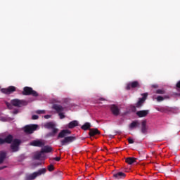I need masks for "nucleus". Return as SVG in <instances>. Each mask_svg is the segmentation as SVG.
I'll return each instance as SVG.
<instances>
[{
  "instance_id": "8",
  "label": "nucleus",
  "mask_w": 180,
  "mask_h": 180,
  "mask_svg": "<svg viewBox=\"0 0 180 180\" xmlns=\"http://www.w3.org/2000/svg\"><path fill=\"white\" fill-rule=\"evenodd\" d=\"M22 141L20 139H15L13 140V143L11 145V148L13 153L19 151V146H20Z\"/></svg>"
},
{
  "instance_id": "2",
  "label": "nucleus",
  "mask_w": 180,
  "mask_h": 180,
  "mask_svg": "<svg viewBox=\"0 0 180 180\" xmlns=\"http://www.w3.org/2000/svg\"><path fill=\"white\" fill-rule=\"evenodd\" d=\"M46 127L48 129V130H51V132L46 134V137H56V136H57V133H58L60 130L57 128L56 123L53 122H46Z\"/></svg>"
},
{
  "instance_id": "6",
  "label": "nucleus",
  "mask_w": 180,
  "mask_h": 180,
  "mask_svg": "<svg viewBox=\"0 0 180 180\" xmlns=\"http://www.w3.org/2000/svg\"><path fill=\"white\" fill-rule=\"evenodd\" d=\"M11 103L13 106H15V108H22V106H26L27 105V101L15 98L11 101Z\"/></svg>"
},
{
  "instance_id": "38",
  "label": "nucleus",
  "mask_w": 180,
  "mask_h": 180,
  "mask_svg": "<svg viewBox=\"0 0 180 180\" xmlns=\"http://www.w3.org/2000/svg\"><path fill=\"white\" fill-rule=\"evenodd\" d=\"M55 161H60V160H61V158L60 157H56V158H54Z\"/></svg>"
},
{
  "instance_id": "7",
  "label": "nucleus",
  "mask_w": 180,
  "mask_h": 180,
  "mask_svg": "<svg viewBox=\"0 0 180 180\" xmlns=\"http://www.w3.org/2000/svg\"><path fill=\"white\" fill-rule=\"evenodd\" d=\"M34 158V160L43 161L46 158V147H44L40 152L35 153Z\"/></svg>"
},
{
  "instance_id": "41",
  "label": "nucleus",
  "mask_w": 180,
  "mask_h": 180,
  "mask_svg": "<svg viewBox=\"0 0 180 180\" xmlns=\"http://www.w3.org/2000/svg\"><path fill=\"white\" fill-rule=\"evenodd\" d=\"M46 119H50V115H46Z\"/></svg>"
},
{
  "instance_id": "23",
  "label": "nucleus",
  "mask_w": 180,
  "mask_h": 180,
  "mask_svg": "<svg viewBox=\"0 0 180 180\" xmlns=\"http://www.w3.org/2000/svg\"><path fill=\"white\" fill-rule=\"evenodd\" d=\"M91 123H89V122H86V123H84V125H82V126L81 127V129H82V130L86 131V130H89V129H91Z\"/></svg>"
},
{
  "instance_id": "44",
  "label": "nucleus",
  "mask_w": 180,
  "mask_h": 180,
  "mask_svg": "<svg viewBox=\"0 0 180 180\" xmlns=\"http://www.w3.org/2000/svg\"><path fill=\"white\" fill-rule=\"evenodd\" d=\"M0 180H5V179L0 177Z\"/></svg>"
},
{
  "instance_id": "20",
  "label": "nucleus",
  "mask_w": 180,
  "mask_h": 180,
  "mask_svg": "<svg viewBox=\"0 0 180 180\" xmlns=\"http://www.w3.org/2000/svg\"><path fill=\"white\" fill-rule=\"evenodd\" d=\"M13 141V136L11 134L8 135L5 139H4V143H6L7 144H12Z\"/></svg>"
},
{
  "instance_id": "5",
  "label": "nucleus",
  "mask_w": 180,
  "mask_h": 180,
  "mask_svg": "<svg viewBox=\"0 0 180 180\" xmlns=\"http://www.w3.org/2000/svg\"><path fill=\"white\" fill-rule=\"evenodd\" d=\"M22 94L25 96L32 95V96H39L37 91L33 90L32 87L25 86L23 88Z\"/></svg>"
},
{
  "instance_id": "39",
  "label": "nucleus",
  "mask_w": 180,
  "mask_h": 180,
  "mask_svg": "<svg viewBox=\"0 0 180 180\" xmlns=\"http://www.w3.org/2000/svg\"><path fill=\"white\" fill-rule=\"evenodd\" d=\"M176 88H180V81H179L176 84Z\"/></svg>"
},
{
  "instance_id": "26",
  "label": "nucleus",
  "mask_w": 180,
  "mask_h": 180,
  "mask_svg": "<svg viewBox=\"0 0 180 180\" xmlns=\"http://www.w3.org/2000/svg\"><path fill=\"white\" fill-rule=\"evenodd\" d=\"M155 94H157L158 95H165V89H158L156 90Z\"/></svg>"
},
{
  "instance_id": "30",
  "label": "nucleus",
  "mask_w": 180,
  "mask_h": 180,
  "mask_svg": "<svg viewBox=\"0 0 180 180\" xmlns=\"http://www.w3.org/2000/svg\"><path fill=\"white\" fill-rule=\"evenodd\" d=\"M6 105L8 109H13V105H12V103L6 102Z\"/></svg>"
},
{
  "instance_id": "22",
  "label": "nucleus",
  "mask_w": 180,
  "mask_h": 180,
  "mask_svg": "<svg viewBox=\"0 0 180 180\" xmlns=\"http://www.w3.org/2000/svg\"><path fill=\"white\" fill-rule=\"evenodd\" d=\"M127 164H129V165H131L136 162V158H127L126 159Z\"/></svg>"
},
{
  "instance_id": "40",
  "label": "nucleus",
  "mask_w": 180,
  "mask_h": 180,
  "mask_svg": "<svg viewBox=\"0 0 180 180\" xmlns=\"http://www.w3.org/2000/svg\"><path fill=\"white\" fill-rule=\"evenodd\" d=\"M4 168H6V166L0 167V171H1V169H4Z\"/></svg>"
},
{
  "instance_id": "29",
  "label": "nucleus",
  "mask_w": 180,
  "mask_h": 180,
  "mask_svg": "<svg viewBox=\"0 0 180 180\" xmlns=\"http://www.w3.org/2000/svg\"><path fill=\"white\" fill-rule=\"evenodd\" d=\"M36 113H37V115H43V114L46 113V110H38L36 111Z\"/></svg>"
},
{
  "instance_id": "34",
  "label": "nucleus",
  "mask_w": 180,
  "mask_h": 180,
  "mask_svg": "<svg viewBox=\"0 0 180 180\" xmlns=\"http://www.w3.org/2000/svg\"><path fill=\"white\" fill-rule=\"evenodd\" d=\"M5 144V139L0 138V145Z\"/></svg>"
},
{
  "instance_id": "19",
  "label": "nucleus",
  "mask_w": 180,
  "mask_h": 180,
  "mask_svg": "<svg viewBox=\"0 0 180 180\" xmlns=\"http://www.w3.org/2000/svg\"><path fill=\"white\" fill-rule=\"evenodd\" d=\"M140 126V122L139 120H134L132 121V123L129 124V127L130 130H133V129H136V127H139Z\"/></svg>"
},
{
  "instance_id": "18",
  "label": "nucleus",
  "mask_w": 180,
  "mask_h": 180,
  "mask_svg": "<svg viewBox=\"0 0 180 180\" xmlns=\"http://www.w3.org/2000/svg\"><path fill=\"white\" fill-rule=\"evenodd\" d=\"M53 109L57 112V113H61V112H64V108L60 105L54 104L53 105Z\"/></svg>"
},
{
  "instance_id": "17",
  "label": "nucleus",
  "mask_w": 180,
  "mask_h": 180,
  "mask_svg": "<svg viewBox=\"0 0 180 180\" xmlns=\"http://www.w3.org/2000/svg\"><path fill=\"white\" fill-rule=\"evenodd\" d=\"M96 134H101V132L98 129H89V135L90 137H94V136H96Z\"/></svg>"
},
{
  "instance_id": "16",
  "label": "nucleus",
  "mask_w": 180,
  "mask_h": 180,
  "mask_svg": "<svg viewBox=\"0 0 180 180\" xmlns=\"http://www.w3.org/2000/svg\"><path fill=\"white\" fill-rule=\"evenodd\" d=\"M141 131L143 134H147L148 128H147V120H143L141 122Z\"/></svg>"
},
{
  "instance_id": "24",
  "label": "nucleus",
  "mask_w": 180,
  "mask_h": 180,
  "mask_svg": "<svg viewBox=\"0 0 180 180\" xmlns=\"http://www.w3.org/2000/svg\"><path fill=\"white\" fill-rule=\"evenodd\" d=\"M6 158V153L0 152V164L4 162V160Z\"/></svg>"
},
{
  "instance_id": "28",
  "label": "nucleus",
  "mask_w": 180,
  "mask_h": 180,
  "mask_svg": "<svg viewBox=\"0 0 180 180\" xmlns=\"http://www.w3.org/2000/svg\"><path fill=\"white\" fill-rule=\"evenodd\" d=\"M165 98L162 97V96H158L157 98H156V100L158 102H162V101H164Z\"/></svg>"
},
{
  "instance_id": "10",
  "label": "nucleus",
  "mask_w": 180,
  "mask_h": 180,
  "mask_svg": "<svg viewBox=\"0 0 180 180\" xmlns=\"http://www.w3.org/2000/svg\"><path fill=\"white\" fill-rule=\"evenodd\" d=\"M16 91V87L14 86H10L6 89H1V92L2 94H5V95H11V94H13V92Z\"/></svg>"
},
{
  "instance_id": "32",
  "label": "nucleus",
  "mask_w": 180,
  "mask_h": 180,
  "mask_svg": "<svg viewBox=\"0 0 180 180\" xmlns=\"http://www.w3.org/2000/svg\"><path fill=\"white\" fill-rule=\"evenodd\" d=\"M32 120H37L39 119V115H34L32 117Z\"/></svg>"
},
{
  "instance_id": "33",
  "label": "nucleus",
  "mask_w": 180,
  "mask_h": 180,
  "mask_svg": "<svg viewBox=\"0 0 180 180\" xmlns=\"http://www.w3.org/2000/svg\"><path fill=\"white\" fill-rule=\"evenodd\" d=\"M129 144H133L134 141L131 138H128Z\"/></svg>"
},
{
  "instance_id": "11",
  "label": "nucleus",
  "mask_w": 180,
  "mask_h": 180,
  "mask_svg": "<svg viewBox=\"0 0 180 180\" xmlns=\"http://www.w3.org/2000/svg\"><path fill=\"white\" fill-rule=\"evenodd\" d=\"M46 143L41 140H34L30 143V146L32 147H44Z\"/></svg>"
},
{
  "instance_id": "21",
  "label": "nucleus",
  "mask_w": 180,
  "mask_h": 180,
  "mask_svg": "<svg viewBox=\"0 0 180 180\" xmlns=\"http://www.w3.org/2000/svg\"><path fill=\"white\" fill-rule=\"evenodd\" d=\"M77 126H78V121L74 120L68 124V129H74V127H77Z\"/></svg>"
},
{
  "instance_id": "37",
  "label": "nucleus",
  "mask_w": 180,
  "mask_h": 180,
  "mask_svg": "<svg viewBox=\"0 0 180 180\" xmlns=\"http://www.w3.org/2000/svg\"><path fill=\"white\" fill-rule=\"evenodd\" d=\"M19 113V110H15L13 112V115H18Z\"/></svg>"
},
{
  "instance_id": "35",
  "label": "nucleus",
  "mask_w": 180,
  "mask_h": 180,
  "mask_svg": "<svg viewBox=\"0 0 180 180\" xmlns=\"http://www.w3.org/2000/svg\"><path fill=\"white\" fill-rule=\"evenodd\" d=\"M151 88H153L155 89H157V88H158V84H152L151 85Z\"/></svg>"
},
{
  "instance_id": "12",
  "label": "nucleus",
  "mask_w": 180,
  "mask_h": 180,
  "mask_svg": "<svg viewBox=\"0 0 180 180\" xmlns=\"http://www.w3.org/2000/svg\"><path fill=\"white\" fill-rule=\"evenodd\" d=\"M142 98H139V101L136 104V108H141L143 106V103L146 102V100L147 99V96H148V93H144L142 94Z\"/></svg>"
},
{
  "instance_id": "43",
  "label": "nucleus",
  "mask_w": 180,
  "mask_h": 180,
  "mask_svg": "<svg viewBox=\"0 0 180 180\" xmlns=\"http://www.w3.org/2000/svg\"><path fill=\"white\" fill-rule=\"evenodd\" d=\"M100 101H105V98H100Z\"/></svg>"
},
{
  "instance_id": "27",
  "label": "nucleus",
  "mask_w": 180,
  "mask_h": 180,
  "mask_svg": "<svg viewBox=\"0 0 180 180\" xmlns=\"http://www.w3.org/2000/svg\"><path fill=\"white\" fill-rule=\"evenodd\" d=\"M53 153V147L50 146H46V153Z\"/></svg>"
},
{
  "instance_id": "42",
  "label": "nucleus",
  "mask_w": 180,
  "mask_h": 180,
  "mask_svg": "<svg viewBox=\"0 0 180 180\" xmlns=\"http://www.w3.org/2000/svg\"><path fill=\"white\" fill-rule=\"evenodd\" d=\"M115 138V136L113 135H110V139H114Z\"/></svg>"
},
{
  "instance_id": "31",
  "label": "nucleus",
  "mask_w": 180,
  "mask_h": 180,
  "mask_svg": "<svg viewBox=\"0 0 180 180\" xmlns=\"http://www.w3.org/2000/svg\"><path fill=\"white\" fill-rule=\"evenodd\" d=\"M58 115L60 117V119H65V115L63 112H59Z\"/></svg>"
},
{
  "instance_id": "9",
  "label": "nucleus",
  "mask_w": 180,
  "mask_h": 180,
  "mask_svg": "<svg viewBox=\"0 0 180 180\" xmlns=\"http://www.w3.org/2000/svg\"><path fill=\"white\" fill-rule=\"evenodd\" d=\"M131 88L132 89H134L136 88H141V84H140V82H139V81L131 82L127 84L125 89H127V91H130Z\"/></svg>"
},
{
  "instance_id": "25",
  "label": "nucleus",
  "mask_w": 180,
  "mask_h": 180,
  "mask_svg": "<svg viewBox=\"0 0 180 180\" xmlns=\"http://www.w3.org/2000/svg\"><path fill=\"white\" fill-rule=\"evenodd\" d=\"M47 169L49 172H53V171L56 169V167H54V165L51 163L49 165L47 166Z\"/></svg>"
},
{
  "instance_id": "36",
  "label": "nucleus",
  "mask_w": 180,
  "mask_h": 180,
  "mask_svg": "<svg viewBox=\"0 0 180 180\" xmlns=\"http://www.w3.org/2000/svg\"><path fill=\"white\" fill-rule=\"evenodd\" d=\"M131 109L133 112H136V106L134 105H131Z\"/></svg>"
},
{
  "instance_id": "13",
  "label": "nucleus",
  "mask_w": 180,
  "mask_h": 180,
  "mask_svg": "<svg viewBox=\"0 0 180 180\" xmlns=\"http://www.w3.org/2000/svg\"><path fill=\"white\" fill-rule=\"evenodd\" d=\"M110 109L114 116H119L120 115V110L116 105H111Z\"/></svg>"
},
{
  "instance_id": "45",
  "label": "nucleus",
  "mask_w": 180,
  "mask_h": 180,
  "mask_svg": "<svg viewBox=\"0 0 180 180\" xmlns=\"http://www.w3.org/2000/svg\"><path fill=\"white\" fill-rule=\"evenodd\" d=\"M165 98H168L169 97H168V96H165Z\"/></svg>"
},
{
  "instance_id": "3",
  "label": "nucleus",
  "mask_w": 180,
  "mask_h": 180,
  "mask_svg": "<svg viewBox=\"0 0 180 180\" xmlns=\"http://www.w3.org/2000/svg\"><path fill=\"white\" fill-rule=\"evenodd\" d=\"M43 174H46V168L40 169L37 172H34L32 174H26L25 177V180H34L37 176H40V175H43Z\"/></svg>"
},
{
  "instance_id": "4",
  "label": "nucleus",
  "mask_w": 180,
  "mask_h": 180,
  "mask_svg": "<svg viewBox=\"0 0 180 180\" xmlns=\"http://www.w3.org/2000/svg\"><path fill=\"white\" fill-rule=\"evenodd\" d=\"M38 127L39 125L36 124H28L24 127V131L26 134H33Z\"/></svg>"
},
{
  "instance_id": "46",
  "label": "nucleus",
  "mask_w": 180,
  "mask_h": 180,
  "mask_svg": "<svg viewBox=\"0 0 180 180\" xmlns=\"http://www.w3.org/2000/svg\"><path fill=\"white\" fill-rule=\"evenodd\" d=\"M44 119H46V115H44Z\"/></svg>"
},
{
  "instance_id": "1",
  "label": "nucleus",
  "mask_w": 180,
  "mask_h": 180,
  "mask_svg": "<svg viewBox=\"0 0 180 180\" xmlns=\"http://www.w3.org/2000/svg\"><path fill=\"white\" fill-rule=\"evenodd\" d=\"M71 133V131L68 129H63L58 135V139H63L60 141L61 146H67L70 143H72L77 140L75 136H66Z\"/></svg>"
},
{
  "instance_id": "14",
  "label": "nucleus",
  "mask_w": 180,
  "mask_h": 180,
  "mask_svg": "<svg viewBox=\"0 0 180 180\" xmlns=\"http://www.w3.org/2000/svg\"><path fill=\"white\" fill-rule=\"evenodd\" d=\"M113 178L116 180L124 179V178H126V174L122 172H118L113 174Z\"/></svg>"
},
{
  "instance_id": "15",
  "label": "nucleus",
  "mask_w": 180,
  "mask_h": 180,
  "mask_svg": "<svg viewBox=\"0 0 180 180\" xmlns=\"http://www.w3.org/2000/svg\"><path fill=\"white\" fill-rule=\"evenodd\" d=\"M148 113H150V110H139L136 112V115L139 117H146Z\"/></svg>"
}]
</instances>
